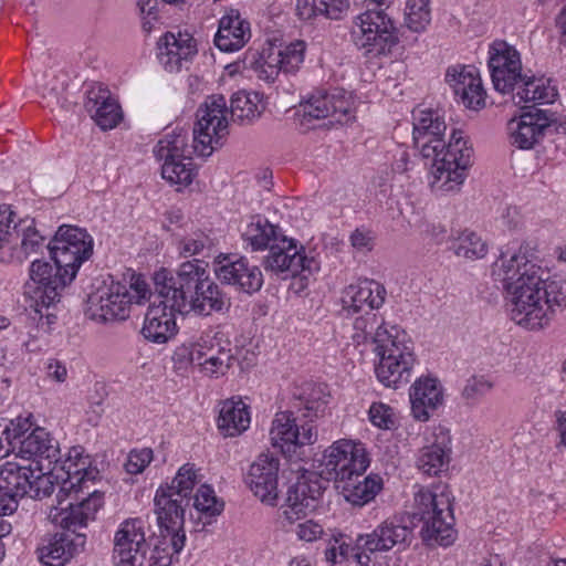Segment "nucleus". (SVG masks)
I'll return each mask as SVG.
<instances>
[{
	"label": "nucleus",
	"mask_w": 566,
	"mask_h": 566,
	"mask_svg": "<svg viewBox=\"0 0 566 566\" xmlns=\"http://www.w3.org/2000/svg\"><path fill=\"white\" fill-rule=\"evenodd\" d=\"M186 533L160 532L154 537L150 563L155 566H170L185 546Z\"/></svg>",
	"instance_id": "37"
},
{
	"label": "nucleus",
	"mask_w": 566,
	"mask_h": 566,
	"mask_svg": "<svg viewBox=\"0 0 566 566\" xmlns=\"http://www.w3.org/2000/svg\"><path fill=\"white\" fill-rule=\"evenodd\" d=\"M250 413L247 405L239 400H226L220 409L218 427L226 437H235L249 428Z\"/></svg>",
	"instance_id": "35"
},
{
	"label": "nucleus",
	"mask_w": 566,
	"mask_h": 566,
	"mask_svg": "<svg viewBox=\"0 0 566 566\" xmlns=\"http://www.w3.org/2000/svg\"><path fill=\"white\" fill-rule=\"evenodd\" d=\"M495 281L503 284L511 302V318L520 326L535 331L551 322V312L544 310L542 285L544 271L518 251L506 258L501 253L492 266Z\"/></svg>",
	"instance_id": "2"
},
{
	"label": "nucleus",
	"mask_w": 566,
	"mask_h": 566,
	"mask_svg": "<svg viewBox=\"0 0 566 566\" xmlns=\"http://www.w3.org/2000/svg\"><path fill=\"white\" fill-rule=\"evenodd\" d=\"M65 478L60 484L61 492L65 495L69 493H86V495H103L95 488L97 480L101 479L99 471L91 467L88 455H84V449L81 446L72 447L69 450L67 458L62 464Z\"/></svg>",
	"instance_id": "16"
},
{
	"label": "nucleus",
	"mask_w": 566,
	"mask_h": 566,
	"mask_svg": "<svg viewBox=\"0 0 566 566\" xmlns=\"http://www.w3.org/2000/svg\"><path fill=\"white\" fill-rule=\"evenodd\" d=\"M428 500L430 511L423 518V526L420 531L422 542L429 547H448L455 541L453 528V513L450 497H424Z\"/></svg>",
	"instance_id": "15"
},
{
	"label": "nucleus",
	"mask_w": 566,
	"mask_h": 566,
	"mask_svg": "<svg viewBox=\"0 0 566 566\" xmlns=\"http://www.w3.org/2000/svg\"><path fill=\"white\" fill-rule=\"evenodd\" d=\"M200 483L198 470L192 463H186L179 468L172 480V488L178 495H189L196 484Z\"/></svg>",
	"instance_id": "52"
},
{
	"label": "nucleus",
	"mask_w": 566,
	"mask_h": 566,
	"mask_svg": "<svg viewBox=\"0 0 566 566\" xmlns=\"http://www.w3.org/2000/svg\"><path fill=\"white\" fill-rule=\"evenodd\" d=\"M325 535L324 528L313 520H308L297 526V536L301 541L314 542Z\"/></svg>",
	"instance_id": "64"
},
{
	"label": "nucleus",
	"mask_w": 566,
	"mask_h": 566,
	"mask_svg": "<svg viewBox=\"0 0 566 566\" xmlns=\"http://www.w3.org/2000/svg\"><path fill=\"white\" fill-rule=\"evenodd\" d=\"M39 547V558L45 566H64L74 555L83 551L85 535L75 532L55 533Z\"/></svg>",
	"instance_id": "25"
},
{
	"label": "nucleus",
	"mask_w": 566,
	"mask_h": 566,
	"mask_svg": "<svg viewBox=\"0 0 566 566\" xmlns=\"http://www.w3.org/2000/svg\"><path fill=\"white\" fill-rule=\"evenodd\" d=\"M324 465L333 476V488L361 478L369 465L367 452L361 443L352 440L334 442L324 454Z\"/></svg>",
	"instance_id": "9"
},
{
	"label": "nucleus",
	"mask_w": 566,
	"mask_h": 566,
	"mask_svg": "<svg viewBox=\"0 0 566 566\" xmlns=\"http://www.w3.org/2000/svg\"><path fill=\"white\" fill-rule=\"evenodd\" d=\"M158 531L185 533V509L172 497H154Z\"/></svg>",
	"instance_id": "40"
},
{
	"label": "nucleus",
	"mask_w": 566,
	"mask_h": 566,
	"mask_svg": "<svg viewBox=\"0 0 566 566\" xmlns=\"http://www.w3.org/2000/svg\"><path fill=\"white\" fill-rule=\"evenodd\" d=\"M21 428L19 422H15V419L10 420L6 424L0 423V459L10 453L17 454L13 442L17 441Z\"/></svg>",
	"instance_id": "55"
},
{
	"label": "nucleus",
	"mask_w": 566,
	"mask_h": 566,
	"mask_svg": "<svg viewBox=\"0 0 566 566\" xmlns=\"http://www.w3.org/2000/svg\"><path fill=\"white\" fill-rule=\"evenodd\" d=\"M302 106L301 125L311 127L313 119L329 118L328 124H347L352 118V106L343 94L317 93Z\"/></svg>",
	"instance_id": "18"
},
{
	"label": "nucleus",
	"mask_w": 566,
	"mask_h": 566,
	"mask_svg": "<svg viewBox=\"0 0 566 566\" xmlns=\"http://www.w3.org/2000/svg\"><path fill=\"white\" fill-rule=\"evenodd\" d=\"M489 67L494 88L502 93H512L523 80L520 52L510 43L496 40L490 46Z\"/></svg>",
	"instance_id": "13"
},
{
	"label": "nucleus",
	"mask_w": 566,
	"mask_h": 566,
	"mask_svg": "<svg viewBox=\"0 0 566 566\" xmlns=\"http://www.w3.org/2000/svg\"><path fill=\"white\" fill-rule=\"evenodd\" d=\"M551 123V115L546 111L533 107L520 116L516 127H511L512 143L521 149L533 148Z\"/></svg>",
	"instance_id": "31"
},
{
	"label": "nucleus",
	"mask_w": 566,
	"mask_h": 566,
	"mask_svg": "<svg viewBox=\"0 0 566 566\" xmlns=\"http://www.w3.org/2000/svg\"><path fill=\"white\" fill-rule=\"evenodd\" d=\"M296 481L287 489L286 495H321L333 486L329 478L314 471L296 474Z\"/></svg>",
	"instance_id": "44"
},
{
	"label": "nucleus",
	"mask_w": 566,
	"mask_h": 566,
	"mask_svg": "<svg viewBox=\"0 0 566 566\" xmlns=\"http://www.w3.org/2000/svg\"><path fill=\"white\" fill-rule=\"evenodd\" d=\"M209 242V238L200 230L185 237L179 242L180 255L188 258L199 254Z\"/></svg>",
	"instance_id": "58"
},
{
	"label": "nucleus",
	"mask_w": 566,
	"mask_h": 566,
	"mask_svg": "<svg viewBox=\"0 0 566 566\" xmlns=\"http://www.w3.org/2000/svg\"><path fill=\"white\" fill-rule=\"evenodd\" d=\"M327 400L323 398L321 389L313 390L304 405L303 417L312 421L314 418L323 415L326 409Z\"/></svg>",
	"instance_id": "61"
},
{
	"label": "nucleus",
	"mask_w": 566,
	"mask_h": 566,
	"mask_svg": "<svg viewBox=\"0 0 566 566\" xmlns=\"http://www.w3.org/2000/svg\"><path fill=\"white\" fill-rule=\"evenodd\" d=\"M262 112L263 106H260L256 93L238 92L232 95L229 113L233 122L250 123L260 117Z\"/></svg>",
	"instance_id": "43"
},
{
	"label": "nucleus",
	"mask_w": 566,
	"mask_h": 566,
	"mask_svg": "<svg viewBox=\"0 0 566 566\" xmlns=\"http://www.w3.org/2000/svg\"><path fill=\"white\" fill-rule=\"evenodd\" d=\"M156 293L157 303L154 301L148 307L142 328L143 336L153 343L165 344L177 333L175 318L176 310L171 308L170 301L167 297H159Z\"/></svg>",
	"instance_id": "21"
},
{
	"label": "nucleus",
	"mask_w": 566,
	"mask_h": 566,
	"mask_svg": "<svg viewBox=\"0 0 566 566\" xmlns=\"http://www.w3.org/2000/svg\"><path fill=\"white\" fill-rule=\"evenodd\" d=\"M214 272L222 283L247 294L260 291L263 285L260 268L242 256L233 260L229 255H219Z\"/></svg>",
	"instance_id": "19"
},
{
	"label": "nucleus",
	"mask_w": 566,
	"mask_h": 566,
	"mask_svg": "<svg viewBox=\"0 0 566 566\" xmlns=\"http://www.w3.org/2000/svg\"><path fill=\"white\" fill-rule=\"evenodd\" d=\"M84 107L103 130L115 128L124 117L118 102L101 85L92 86L87 91Z\"/></svg>",
	"instance_id": "26"
},
{
	"label": "nucleus",
	"mask_w": 566,
	"mask_h": 566,
	"mask_svg": "<svg viewBox=\"0 0 566 566\" xmlns=\"http://www.w3.org/2000/svg\"><path fill=\"white\" fill-rule=\"evenodd\" d=\"M148 294V285L139 276L132 275L129 285L112 281L88 295L85 315L96 323L125 319L130 305L143 303Z\"/></svg>",
	"instance_id": "5"
},
{
	"label": "nucleus",
	"mask_w": 566,
	"mask_h": 566,
	"mask_svg": "<svg viewBox=\"0 0 566 566\" xmlns=\"http://www.w3.org/2000/svg\"><path fill=\"white\" fill-rule=\"evenodd\" d=\"M279 499L280 497H261V502L268 506H279L281 516L290 523L305 517L317 506V497H284V503L282 504H279Z\"/></svg>",
	"instance_id": "42"
},
{
	"label": "nucleus",
	"mask_w": 566,
	"mask_h": 566,
	"mask_svg": "<svg viewBox=\"0 0 566 566\" xmlns=\"http://www.w3.org/2000/svg\"><path fill=\"white\" fill-rule=\"evenodd\" d=\"M381 326L382 328H386L384 324L379 323V319L375 313H373V310L367 311L364 315L356 317L354 321V329L355 335L354 338H356L358 342L367 340L368 337H371V340L374 342V336L377 331V328Z\"/></svg>",
	"instance_id": "53"
},
{
	"label": "nucleus",
	"mask_w": 566,
	"mask_h": 566,
	"mask_svg": "<svg viewBox=\"0 0 566 566\" xmlns=\"http://www.w3.org/2000/svg\"><path fill=\"white\" fill-rule=\"evenodd\" d=\"M147 548L145 523L129 518L120 524L114 538L113 558L117 566H140Z\"/></svg>",
	"instance_id": "17"
},
{
	"label": "nucleus",
	"mask_w": 566,
	"mask_h": 566,
	"mask_svg": "<svg viewBox=\"0 0 566 566\" xmlns=\"http://www.w3.org/2000/svg\"><path fill=\"white\" fill-rule=\"evenodd\" d=\"M229 108L223 95L208 96L197 111V125L193 128L196 140L210 149L220 146V140L228 135L227 114Z\"/></svg>",
	"instance_id": "14"
},
{
	"label": "nucleus",
	"mask_w": 566,
	"mask_h": 566,
	"mask_svg": "<svg viewBox=\"0 0 566 566\" xmlns=\"http://www.w3.org/2000/svg\"><path fill=\"white\" fill-rule=\"evenodd\" d=\"M264 259V268L275 273L287 272L295 276L304 270H311L313 259H308L298 249L292 239L282 237L270 248Z\"/></svg>",
	"instance_id": "22"
},
{
	"label": "nucleus",
	"mask_w": 566,
	"mask_h": 566,
	"mask_svg": "<svg viewBox=\"0 0 566 566\" xmlns=\"http://www.w3.org/2000/svg\"><path fill=\"white\" fill-rule=\"evenodd\" d=\"M193 509L197 520L203 525H209L224 510L222 497H193Z\"/></svg>",
	"instance_id": "51"
},
{
	"label": "nucleus",
	"mask_w": 566,
	"mask_h": 566,
	"mask_svg": "<svg viewBox=\"0 0 566 566\" xmlns=\"http://www.w3.org/2000/svg\"><path fill=\"white\" fill-rule=\"evenodd\" d=\"M431 21L429 0H407L405 8V23L413 32L423 31Z\"/></svg>",
	"instance_id": "45"
},
{
	"label": "nucleus",
	"mask_w": 566,
	"mask_h": 566,
	"mask_svg": "<svg viewBox=\"0 0 566 566\" xmlns=\"http://www.w3.org/2000/svg\"><path fill=\"white\" fill-rule=\"evenodd\" d=\"M411 413L418 421H428L443 403V389L436 378L421 377L410 388Z\"/></svg>",
	"instance_id": "27"
},
{
	"label": "nucleus",
	"mask_w": 566,
	"mask_h": 566,
	"mask_svg": "<svg viewBox=\"0 0 566 566\" xmlns=\"http://www.w3.org/2000/svg\"><path fill=\"white\" fill-rule=\"evenodd\" d=\"M364 2L366 10L355 18L350 29L352 41L366 54L388 55L399 42L398 29L382 4Z\"/></svg>",
	"instance_id": "6"
},
{
	"label": "nucleus",
	"mask_w": 566,
	"mask_h": 566,
	"mask_svg": "<svg viewBox=\"0 0 566 566\" xmlns=\"http://www.w3.org/2000/svg\"><path fill=\"white\" fill-rule=\"evenodd\" d=\"M33 467L6 463L0 469V495H29Z\"/></svg>",
	"instance_id": "38"
},
{
	"label": "nucleus",
	"mask_w": 566,
	"mask_h": 566,
	"mask_svg": "<svg viewBox=\"0 0 566 566\" xmlns=\"http://www.w3.org/2000/svg\"><path fill=\"white\" fill-rule=\"evenodd\" d=\"M94 497H57L56 505L52 506L49 518L52 523L63 528L83 526L91 515L96 511Z\"/></svg>",
	"instance_id": "29"
},
{
	"label": "nucleus",
	"mask_w": 566,
	"mask_h": 566,
	"mask_svg": "<svg viewBox=\"0 0 566 566\" xmlns=\"http://www.w3.org/2000/svg\"><path fill=\"white\" fill-rule=\"evenodd\" d=\"M412 125L415 147L424 159L431 160L429 184L432 190L440 193L459 190L473 154L463 133L453 130L447 144L443 139L446 122L438 111L431 108L413 109Z\"/></svg>",
	"instance_id": "1"
},
{
	"label": "nucleus",
	"mask_w": 566,
	"mask_h": 566,
	"mask_svg": "<svg viewBox=\"0 0 566 566\" xmlns=\"http://www.w3.org/2000/svg\"><path fill=\"white\" fill-rule=\"evenodd\" d=\"M454 252L461 258L481 259L486 254L488 245L475 232L464 230L457 239Z\"/></svg>",
	"instance_id": "48"
},
{
	"label": "nucleus",
	"mask_w": 566,
	"mask_h": 566,
	"mask_svg": "<svg viewBox=\"0 0 566 566\" xmlns=\"http://www.w3.org/2000/svg\"><path fill=\"white\" fill-rule=\"evenodd\" d=\"M153 460V450L150 448H144L140 450H132L124 468L129 474L142 473Z\"/></svg>",
	"instance_id": "56"
},
{
	"label": "nucleus",
	"mask_w": 566,
	"mask_h": 566,
	"mask_svg": "<svg viewBox=\"0 0 566 566\" xmlns=\"http://www.w3.org/2000/svg\"><path fill=\"white\" fill-rule=\"evenodd\" d=\"M385 286L375 280H363L357 284L348 285L343 292V306L347 311L357 313L364 307L368 310L379 308L386 298Z\"/></svg>",
	"instance_id": "30"
},
{
	"label": "nucleus",
	"mask_w": 566,
	"mask_h": 566,
	"mask_svg": "<svg viewBox=\"0 0 566 566\" xmlns=\"http://www.w3.org/2000/svg\"><path fill=\"white\" fill-rule=\"evenodd\" d=\"M543 303H545L544 310L551 312V319L557 308L566 306V289L560 282L547 281L544 279L542 285Z\"/></svg>",
	"instance_id": "50"
},
{
	"label": "nucleus",
	"mask_w": 566,
	"mask_h": 566,
	"mask_svg": "<svg viewBox=\"0 0 566 566\" xmlns=\"http://www.w3.org/2000/svg\"><path fill=\"white\" fill-rule=\"evenodd\" d=\"M446 81L465 107L479 109L484 106L485 92L481 77L474 67L461 65L449 67Z\"/></svg>",
	"instance_id": "23"
},
{
	"label": "nucleus",
	"mask_w": 566,
	"mask_h": 566,
	"mask_svg": "<svg viewBox=\"0 0 566 566\" xmlns=\"http://www.w3.org/2000/svg\"><path fill=\"white\" fill-rule=\"evenodd\" d=\"M15 422L22 427L13 442L18 457L33 459L36 463L45 460L48 464H56L60 461V444L49 431L42 427L32 428L33 423L29 418L18 417Z\"/></svg>",
	"instance_id": "12"
},
{
	"label": "nucleus",
	"mask_w": 566,
	"mask_h": 566,
	"mask_svg": "<svg viewBox=\"0 0 566 566\" xmlns=\"http://www.w3.org/2000/svg\"><path fill=\"white\" fill-rule=\"evenodd\" d=\"M53 469L52 464H46L44 468L39 462L35 463L29 492L33 491L34 495H52L56 485L60 484L59 476L53 473Z\"/></svg>",
	"instance_id": "49"
},
{
	"label": "nucleus",
	"mask_w": 566,
	"mask_h": 566,
	"mask_svg": "<svg viewBox=\"0 0 566 566\" xmlns=\"http://www.w3.org/2000/svg\"><path fill=\"white\" fill-rule=\"evenodd\" d=\"M305 50L306 43L302 40H296L276 53H270L262 64V72L265 74V78L274 81L281 72L285 74L297 72L304 62Z\"/></svg>",
	"instance_id": "32"
},
{
	"label": "nucleus",
	"mask_w": 566,
	"mask_h": 566,
	"mask_svg": "<svg viewBox=\"0 0 566 566\" xmlns=\"http://www.w3.org/2000/svg\"><path fill=\"white\" fill-rule=\"evenodd\" d=\"M384 481L378 474H369L364 480H349L346 484H336L339 495H377L382 490Z\"/></svg>",
	"instance_id": "47"
},
{
	"label": "nucleus",
	"mask_w": 566,
	"mask_h": 566,
	"mask_svg": "<svg viewBox=\"0 0 566 566\" xmlns=\"http://www.w3.org/2000/svg\"><path fill=\"white\" fill-rule=\"evenodd\" d=\"M187 35V33H178L177 35L170 32L166 33L158 42L161 59L167 56V59L171 57L174 60L179 52V46L182 45L179 39Z\"/></svg>",
	"instance_id": "62"
},
{
	"label": "nucleus",
	"mask_w": 566,
	"mask_h": 566,
	"mask_svg": "<svg viewBox=\"0 0 566 566\" xmlns=\"http://www.w3.org/2000/svg\"><path fill=\"white\" fill-rule=\"evenodd\" d=\"M232 356L230 352L219 353L216 357L207 358V360H201L198 365L202 368V370L209 375H223L227 369L230 367V361Z\"/></svg>",
	"instance_id": "60"
},
{
	"label": "nucleus",
	"mask_w": 566,
	"mask_h": 566,
	"mask_svg": "<svg viewBox=\"0 0 566 566\" xmlns=\"http://www.w3.org/2000/svg\"><path fill=\"white\" fill-rule=\"evenodd\" d=\"M137 8L142 19L144 32L149 33L154 23L158 21V0H137Z\"/></svg>",
	"instance_id": "59"
},
{
	"label": "nucleus",
	"mask_w": 566,
	"mask_h": 566,
	"mask_svg": "<svg viewBox=\"0 0 566 566\" xmlns=\"http://www.w3.org/2000/svg\"><path fill=\"white\" fill-rule=\"evenodd\" d=\"M492 388L493 384L484 377H472L468 379L462 390V397L468 401L475 402L491 391Z\"/></svg>",
	"instance_id": "57"
},
{
	"label": "nucleus",
	"mask_w": 566,
	"mask_h": 566,
	"mask_svg": "<svg viewBox=\"0 0 566 566\" xmlns=\"http://www.w3.org/2000/svg\"><path fill=\"white\" fill-rule=\"evenodd\" d=\"M557 97V90L551 85V81L524 75L520 82L518 91L513 95L515 105L534 102L537 104H549Z\"/></svg>",
	"instance_id": "36"
},
{
	"label": "nucleus",
	"mask_w": 566,
	"mask_h": 566,
	"mask_svg": "<svg viewBox=\"0 0 566 566\" xmlns=\"http://www.w3.org/2000/svg\"><path fill=\"white\" fill-rule=\"evenodd\" d=\"M368 416L370 422L385 430H390L395 427V413L390 406L382 402H374L369 410Z\"/></svg>",
	"instance_id": "54"
},
{
	"label": "nucleus",
	"mask_w": 566,
	"mask_h": 566,
	"mask_svg": "<svg viewBox=\"0 0 566 566\" xmlns=\"http://www.w3.org/2000/svg\"><path fill=\"white\" fill-rule=\"evenodd\" d=\"M349 9L348 0H297L296 12L302 20L324 17L339 20Z\"/></svg>",
	"instance_id": "39"
},
{
	"label": "nucleus",
	"mask_w": 566,
	"mask_h": 566,
	"mask_svg": "<svg viewBox=\"0 0 566 566\" xmlns=\"http://www.w3.org/2000/svg\"><path fill=\"white\" fill-rule=\"evenodd\" d=\"M279 460L272 454H260L251 464L247 483L253 495H277Z\"/></svg>",
	"instance_id": "33"
},
{
	"label": "nucleus",
	"mask_w": 566,
	"mask_h": 566,
	"mask_svg": "<svg viewBox=\"0 0 566 566\" xmlns=\"http://www.w3.org/2000/svg\"><path fill=\"white\" fill-rule=\"evenodd\" d=\"M48 249L59 266L73 268L77 273L80 265L93 253V239L84 229L61 226Z\"/></svg>",
	"instance_id": "11"
},
{
	"label": "nucleus",
	"mask_w": 566,
	"mask_h": 566,
	"mask_svg": "<svg viewBox=\"0 0 566 566\" xmlns=\"http://www.w3.org/2000/svg\"><path fill=\"white\" fill-rule=\"evenodd\" d=\"M179 41L182 42V45L179 46V52L176 57L172 60L171 57L165 61V64L181 66V61H187L191 56L197 53V48L195 40L189 34L187 36H181Z\"/></svg>",
	"instance_id": "63"
},
{
	"label": "nucleus",
	"mask_w": 566,
	"mask_h": 566,
	"mask_svg": "<svg viewBox=\"0 0 566 566\" xmlns=\"http://www.w3.org/2000/svg\"><path fill=\"white\" fill-rule=\"evenodd\" d=\"M374 352L379 358L375 367L377 379L388 388H399L409 382L416 361L412 346L396 326H379L374 336Z\"/></svg>",
	"instance_id": "4"
},
{
	"label": "nucleus",
	"mask_w": 566,
	"mask_h": 566,
	"mask_svg": "<svg viewBox=\"0 0 566 566\" xmlns=\"http://www.w3.org/2000/svg\"><path fill=\"white\" fill-rule=\"evenodd\" d=\"M75 275L73 268L59 266L54 261L53 264L40 260L32 261L30 279L34 284L32 295L34 304L31 306H34V312L39 314L40 318L45 315L49 323L53 322L55 316L43 313V308L48 311L50 306L60 301L61 292L74 280Z\"/></svg>",
	"instance_id": "8"
},
{
	"label": "nucleus",
	"mask_w": 566,
	"mask_h": 566,
	"mask_svg": "<svg viewBox=\"0 0 566 566\" xmlns=\"http://www.w3.org/2000/svg\"><path fill=\"white\" fill-rule=\"evenodd\" d=\"M424 446L417 460V467L428 475H438L448 469L451 460L452 438L450 431L443 427L434 428L432 440Z\"/></svg>",
	"instance_id": "24"
},
{
	"label": "nucleus",
	"mask_w": 566,
	"mask_h": 566,
	"mask_svg": "<svg viewBox=\"0 0 566 566\" xmlns=\"http://www.w3.org/2000/svg\"><path fill=\"white\" fill-rule=\"evenodd\" d=\"M276 227L265 217L255 214L241 223V237L253 251L265 250L279 241Z\"/></svg>",
	"instance_id": "34"
},
{
	"label": "nucleus",
	"mask_w": 566,
	"mask_h": 566,
	"mask_svg": "<svg viewBox=\"0 0 566 566\" xmlns=\"http://www.w3.org/2000/svg\"><path fill=\"white\" fill-rule=\"evenodd\" d=\"M250 38V23L238 10L231 9L219 21L214 44L220 51L234 52L242 49Z\"/></svg>",
	"instance_id": "28"
},
{
	"label": "nucleus",
	"mask_w": 566,
	"mask_h": 566,
	"mask_svg": "<svg viewBox=\"0 0 566 566\" xmlns=\"http://www.w3.org/2000/svg\"><path fill=\"white\" fill-rule=\"evenodd\" d=\"M13 214L9 206H0V249L4 247V243H10L13 237L17 239L21 237L20 247L12 249L7 261L22 264L42 251L45 238L35 229L33 220H21L11 228Z\"/></svg>",
	"instance_id": "10"
},
{
	"label": "nucleus",
	"mask_w": 566,
	"mask_h": 566,
	"mask_svg": "<svg viewBox=\"0 0 566 566\" xmlns=\"http://www.w3.org/2000/svg\"><path fill=\"white\" fill-rule=\"evenodd\" d=\"M190 136L186 129H176L172 133L166 134L161 139L158 140L154 148V155L157 160L164 163L179 161V160H192V155L197 154L201 157H208L212 154L207 145L203 149V145L196 140V134L192 132V143L189 144Z\"/></svg>",
	"instance_id": "20"
},
{
	"label": "nucleus",
	"mask_w": 566,
	"mask_h": 566,
	"mask_svg": "<svg viewBox=\"0 0 566 566\" xmlns=\"http://www.w3.org/2000/svg\"><path fill=\"white\" fill-rule=\"evenodd\" d=\"M410 515L395 514L380 523L370 534L356 539L355 557L360 566H381V554L395 546L406 547L412 539V527L407 524Z\"/></svg>",
	"instance_id": "7"
},
{
	"label": "nucleus",
	"mask_w": 566,
	"mask_h": 566,
	"mask_svg": "<svg viewBox=\"0 0 566 566\" xmlns=\"http://www.w3.org/2000/svg\"><path fill=\"white\" fill-rule=\"evenodd\" d=\"M295 418L290 411L276 413L272 428L270 430V439L272 446L280 448L281 452L287 454L295 451V441H297V427Z\"/></svg>",
	"instance_id": "41"
},
{
	"label": "nucleus",
	"mask_w": 566,
	"mask_h": 566,
	"mask_svg": "<svg viewBox=\"0 0 566 566\" xmlns=\"http://www.w3.org/2000/svg\"><path fill=\"white\" fill-rule=\"evenodd\" d=\"M155 290L159 297H167L171 308L177 313L193 312L209 316L229 307V298L212 280L200 260L186 261L180 264L177 275L161 269L154 275Z\"/></svg>",
	"instance_id": "3"
},
{
	"label": "nucleus",
	"mask_w": 566,
	"mask_h": 566,
	"mask_svg": "<svg viewBox=\"0 0 566 566\" xmlns=\"http://www.w3.org/2000/svg\"><path fill=\"white\" fill-rule=\"evenodd\" d=\"M161 176L170 185L178 186V189L187 187L196 176L192 160L164 163L161 165Z\"/></svg>",
	"instance_id": "46"
}]
</instances>
